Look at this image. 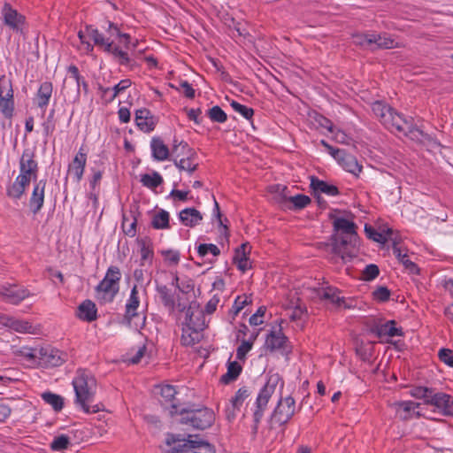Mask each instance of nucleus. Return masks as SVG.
Masks as SVG:
<instances>
[{"label": "nucleus", "instance_id": "f257e3e1", "mask_svg": "<svg viewBox=\"0 0 453 453\" xmlns=\"http://www.w3.org/2000/svg\"><path fill=\"white\" fill-rule=\"evenodd\" d=\"M334 230L341 234H334L329 238L326 246L331 248V252L342 258L343 263L351 261L357 256V225L345 218H334Z\"/></svg>", "mask_w": 453, "mask_h": 453}, {"label": "nucleus", "instance_id": "f03ea898", "mask_svg": "<svg viewBox=\"0 0 453 453\" xmlns=\"http://www.w3.org/2000/svg\"><path fill=\"white\" fill-rule=\"evenodd\" d=\"M76 402L86 413H96L103 410L102 404H93L96 388L95 377L86 371H78V375L73 380Z\"/></svg>", "mask_w": 453, "mask_h": 453}, {"label": "nucleus", "instance_id": "7ed1b4c3", "mask_svg": "<svg viewBox=\"0 0 453 453\" xmlns=\"http://www.w3.org/2000/svg\"><path fill=\"white\" fill-rule=\"evenodd\" d=\"M171 416L180 415L179 422L188 425L197 430H204L211 427L215 421L214 411L205 406L196 407L195 404L187 408H180L178 404H172Z\"/></svg>", "mask_w": 453, "mask_h": 453}, {"label": "nucleus", "instance_id": "20e7f679", "mask_svg": "<svg viewBox=\"0 0 453 453\" xmlns=\"http://www.w3.org/2000/svg\"><path fill=\"white\" fill-rule=\"evenodd\" d=\"M165 444L172 453H215L214 445L200 439L198 434H188L168 433L165 437Z\"/></svg>", "mask_w": 453, "mask_h": 453}, {"label": "nucleus", "instance_id": "39448f33", "mask_svg": "<svg viewBox=\"0 0 453 453\" xmlns=\"http://www.w3.org/2000/svg\"><path fill=\"white\" fill-rule=\"evenodd\" d=\"M78 36L82 43H87L90 47V44L86 42V36H88L93 40L95 45L103 48L105 52L111 54L113 59L120 65L133 67L135 65V62L129 57L127 51L115 45L112 39L104 38V35L92 26H86L85 31H80Z\"/></svg>", "mask_w": 453, "mask_h": 453}, {"label": "nucleus", "instance_id": "423d86ee", "mask_svg": "<svg viewBox=\"0 0 453 453\" xmlns=\"http://www.w3.org/2000/svg\"><path fill=\"white\" fill-rule=\"evenodd\" d=\"M409 394L423 401L424 404L431 405L442 416H453V396L444 392H438L435 388L417 386L412 387Z\"/></svg>", "mask_w": 453, "mask_h": 453}, {"label": "nucleus", "instance_id": "0eeeda50", "mask_svg": "<svg viewBox=\"0 0 453 453\" xmlns=\"http://www.w3.org/2000/svg\"><path fill=\"white\" fill-rule=\"evenodd\" d=\"M205 327L206 321L203 311L196 301H192L188 306L183 322L181 344L184 346L196 344L199 341L198 334Z\"/></svg>", "mask_w": 453, "mask_h": 453}, {"label": "nucleus", "instance_id": "6e6552de", "mask_svg": "<svg viewBox=\"0 0 453 453\" xmlns=\"http://www.w3.org/2000/svg\"><path fill=\"white\" fill-rule=\"evenodd\" d=\"M120 269L116 265L108 267L104 279L95 288L96 297L101 304L111 303L119 291Z\"/></svg>", "mask_w": 453, "mask_h": 453}, {"label": "nucleus", "instance_id": "1a4fd4ad", "mask_svg": "<svg viewBox=\"0 0 453 453\" xmlns=\"http://www.w3.org/2000/svg\"><path fill=\"white\" fill-rule=\"evenodd\" d=\"M282 380L278 373L268 375L267 380L264 387L260 389L257 400H256V410L253 413V426L252 432L254 434L257 433L258 425L264 416V412L266 409L267 403L275 392L276 387L279 382ZM284 382L281 381V387Z\"/></svg>", "mask_w": 453, "mask_h": 453}, {"label": "nucleus", "instance_id": "9d476101", "mask_svg": "<svg viewBox=\"0 0 453 453\" xmlns=\"http://www.w3.org/2000/svg\"><path fill=\"white\" fill-rule=\"evenodd\" d=\"M140 305L139 299V292L137 289V286L134 285L130 292L129 298L126 303V310L124 314V320L129 326H132V323L134 324V327L136 330L142 329L145 326L146 316L141 315L137 310Z\"/></svg>", "mask_w": 453, "mask_h": 453}, {"label": "nucleus", "instance_id": "9b49d317", "mask_svg": "<svg viewBox=\"0 0 453 453\" xmlns=\"http://www.w3.org/2000/svg\"><path fill=\"white\" fill-rule=\"evenodd\" d=\"M296 413V401L292 396L280 397L271 415V420L280 426L286 425Z\"/></svg>", "mask_w": 453, "mask_h": 453}, {"label": "nucleus", "instance_id": "f8f14e48", "mask_svg": "<svg viewBox=\"0 0 453 453\" xmlns=\"http://www.w3.org/2000/svg\"><path fill=\"white\" fill-rule=\"evenodd\" d=\"M19 175H26L30 180H37L38 165L35 160V149L26 148L23 150L19 160Z\"/></svg>", "mask_w": 453, "mask_h": 453}, {"label": "nucleus", "instance_id": "ddd939ff", "mask_svg": "<svg viewBox=\"0 0 453 453\" xmlns=\"http://www.w3.org/2000/svg\"><path fill=\"white\" fill-rule=\"evenodd\" d=\"M404 135L408 136L411 140L419 143L426 142L433 148L442 147L441 142L436 138L433 137L429 134L425 133L417 125H415L413 121L411 122V124H410L408 129L406 130V133H404Z\"/></svg>", "mask_w": 453, "mask_h": 453}, {"label": "nucleus", "instance_id": "4468645a", "mask_svg": "<svg viewBox=\"0 0 453 453\" xmlns=\"http://www.w3.org/2000/svg\"><path fill=\"white\" fill-rule=\"evenodd\" d=\"M288 343V338L283 334L280 326L278 331L271 330L265 338V345L272 352L276 350L285 351Z\"/></svg>", "mask_w": 453, "mask_h": 453}, {"label": "nucleus", "instance_id": "2eb2a0df", "mask_svg": "<svg viewBox=\"0 0 453 453\" xmlns=\"http://www.w3.org/2000/svg\"><path fill=\"white\" fill-rule=\"evenodd\" d=\"M4 22L10 28L19 31L22 30L21 26L25 24L26 18L24 15L13 9L10 4L5 3L3 8Z\"/></svg>", "mask_w": 453, "mask_h": 453}, {"label": "nucleus", "instance_id": "dca6fc26", "mask_svg": "<svg viewBox=\"0 0 453 453\" xmlns=\"http://www.w3.org/2000/svg\"><path fill=\"white\" fill-rule=\"evenodd\" d=\"M412 121V118H404L403 115L400 114L395 109H393L392 112L388 116V119L385 120L384 126L388 129H395L397 132L403 133L404 134Z\"/></svg>", "mask_w": 453, "mask_h": 453}, {"label": "nucleus", "instance_id": "f3484780", "mask_svg": "<svg viewBox=\"0 0 453 453\" xmlns=\"http://www.w3.org/2000/svg\"><path fill=\"white\" fill-rule=\"evenodd\" d=\"M395 320H388L384 324H375L370 328V332L375 334L378 338L383 336H402L403 335V328L395 326Z\"/></svg>", "mask_w": 453, "mask_h": 453}, {"label": "nucleus", "instance_id": "a211bd4d", "mask_svg": "<svg viewBox=\"0 0 453 453\" xmlns=\"http://www.w3.org/2000/svg\"><path fill=\"white\" fill-rule=\"evenodd\" d=\"M341 291L334 287H326L322 288L319 293L321 299L328 300L337 307H343L344 309H351L354 307L352 301L348 302L344 297L340 296Z\"/></svg>", "mask_w": 453, "mask_h": 453}, {"label": "nucleus", "instance_id": "6ab92c4d", "mask_svg": "<svg viewBox=\"0 0 453 453\" xmlns=\"http://www.w3.org/2000/svg\"><path fill=\"white\" fill-rule=\"evenodd\" d=\"M134 121L139 129L145 133L153 131L157 123L154 116L147 108L136 110Z\"/></svg>", "mask_w": 453, "mask_h": 453}, {"label": "nucleus", "instance_id": "aec40b11", "mask_svg": "<svg viewBox=\"0 0 453 453\" xmlns=\"http://www.w3.org/2000/svg\"><path fill=\"white\" fill-rule=\"evenodd\" d=\"M3 296L11 303L18 304L29 296V291L19 285L3 286Z\"/></svg>", "mask_w": 453, "mask_h": 453}, {"label": "nucleus", "instance_id": "412c9836", "mask_svg": "<svg viewBox=\"0 0 453 453\" xmlns=\"http://www.w3.org/2000/svg\"><path fill=\"white\" fill-rule=\"evenodd\" d=\"M372 48L371 51L374 52L379 50H390L397 47V42L387 33H372Z\"/></svg>", "mask_w": 453, "mask_h": 453}, {"label": "nucleus", "instance_id": "4be33fe9", "mask_svg": "<svg viewBox=\"0 0 453 453\" xmlns=\"http://www.w3.org/2000/svg\"><path fill=\"white\" fill-rule=\"evenodd\" d=\"M184 157H181L179 160L178 158H173L174 165L180 171H187L191 174L198 168V163L195 162L197 154L194 150H188V152Z\"/></svg>", "mask_w": 453, "mask_h": 453}, {"label": "nucleus", "instance_id": "5701e85b", "mask_svg": "<svg viewBox=\"0 0 453 453\" xmlns=\"http://www.w3.org/2000/svg\"><path fill=\"white\" fill-rule=\"evenodd\" d=\"M310 188L320 195L323 193L330 196H336L340 194L339 188L335 185L329 184L316 176L311 177Z\"/></svg>", "mask_w": 453, "mask_h": 453}, {"label": "nucleus", "instance_id": "b1692460", "mask_svg": "<svg viewBox=\"0 0 453 453\" xmlns=\"http://www.w3.org/2000/svg\"><path fill=\"white\" fill-rule=\"evenodd\" d=\"M77 316L83 321L92 322L97 319V308L91 300L83 301L78 307Z\"/></svg>", "mask_w": 453, "mask_h": 453}, {"label": "nucleus", "instance_id": "393cba45", "mask_svg": "<svg viewBox=\"0 0 453 453\" xmlns=\"http://www.w3.org/2000/svg\"><path fill=\"white\" fill-rule=\"evenodd\" d=\"M420 404L412 401H398L394 403V407L397 412L403 411V414H400L402 419H409L412 417V414L417 418L421 416L419 411H415V409L418 408Z\"/></svg>", "mask_w": 453, "mask_h": 453}, {"label": "nucleus", "instance_id": "a878e982", "mask_svg": "<svg viewBox=\"0 0 453 453\" xmlns=\"http://www.w3.org/2000/svg\"><path fill=\"white\" fill-rule=\"evenodd\" d=\"M137 243L140 246L141 262L142 266L145 265L148 262L150 265H152L154 257L153 244L150 237L137 239Z\"/></svg>", "mask_w": 453, "mask_h": 453}, {"label": "nucleus", "instance_id": "bb28decb", "mask_svg": "<svg viewBox=\"0 0 453 453\" xmlns=\"http://www.w3.org/2000/svg\"><path fill=\"white\" fill-rule=\"evenodd\" d=\"M179 219L184 226L194 227L202 221L203 216L195 208H186L180 211Z\"/></svg>", "mask_w": 453, "mask_h": 453}, {"label": "nucleus", "instance_id": "cd10ccee", "mask_svg": "<svg viewBox=\"0 0 453 453\" xmlns=\"http://www.w3.org/2000/svg\"><path fill=\"white\" fill-rule=\"evenodd\" d=\"M30 180L26 175H19L16 180L7 188L6 193L9 197L19 199L25 192V188L29 185Z\"/></svg>", "mask_w": 453, "mask_h": 453}, {"label": "nucleus", "instance_id": "c85d7f7f", "mask_svg": "<svg viewBox=\"0 0 453 453\" xmlns=\"http://www.w3.org/2000/svg\"><path fill=\"white\" fill-rule=\"evenodd\" d=\"M150 148L155 160L164 161L169 158V149L160 137L156 136L151 139Z\"/></svg>", "mask_w": 453, "mask_h": 453}, {"label": "nucleus", "instance_id": "c756f323", "mask_svg": "<svg viewBox=\"0 0 453 453\" xmlns=\"http://www.w3.org/2000/svg\"><path fill=\"white\" fill-rule=\"evenodd\" d=\"M81 150L82 149L76 154L73 163L69 166V173L73 174L77 181H80L83 176L87 160V155Z\"/></svg>", "mask_w": 453, "mask_h": 453}, {"label": "nucleus", "instance_id": "7c9ffc66", "mask_svg": "<svg viewBox=\"0 0 453 453\" xmlns=\"http://www.w3.org/2000/svg\"><path fill=\"white\" fill-rule=\"evenodd\" d=\"M226 368V372L219 379V382L224 385H228L236 380L242 371V366L237 361L229 360Z\"/></svg>", "mask_w": 453, "mask_h": 453}, {"label": "nucleus", "instance_id": "2f4dec72", "mask_svg": "<svg viewBox=\"0 0 453 453\" xmlns=\"http://www.w3.org/2000/svg\"><path fill=\"white\" fill-rule=\"evenodd\" d=\"M342 157L340 158L338 163L343 167V169L355 176H358L363 166L359 165L357 157L347 152H345Z\"/></svg>", "mask_w": 453, "mask_h": 453}, {"label": "nucleus", "instance_id": "473e14b6", "mask_svg": "<svg viewBox=\"0 0 453 453\" xmlns=\"http://www.w3.org/2000/svg\"><path fill=\"white\" fill-rule=\"evenodd\" d=\"M156 291L159 295L163 305L171 312L175 310L174 294L166 285H157Z\"/></svg>", "mask_w": 453, "mask_h": 453}, {"label": "nucleus", "instance_id": "72a5a7b5", "mask_svg": "<svg viewBox=\"0 0 453 453\" xmlns=\"http://www.w3.org/2000/svg\"><path fill=\"white\" fill-rule=\"evenodd\" d=\"M52 91L53 88L50 82L45 81L41 84L35 98L38 107L43 108L48 105Z\"/></svg>", "mask_w": 453, "mask_h": 453}, {"label": "nucleus", "instance_id": "f704fd0d", "mask_svg": "<svg viewBox=\"0 0 453 453\" xmlns=\"http://www.w3.org/2000/svg\"><path fill=\"white\" fill-rule=\"evenodd\" d=\"M42 181H39L34 188L29 205L34 213H37L43 203L44 185L41 187Z\"/></svg>", "mask_w": 453, "mask_h": 453}, {"label": "nucleus", "instance_id": "c9c22d12", "mask_svg": "<svg viewBox=\"0 0 453 453\" xmlns=\"http://www.w3.org/2000/svg\"><path fill=\"white\" fill-rule=\"evenodd\" d=\"M365 232L369 239L382 244H384L388 239H392V234L394 233V231L390 228H388L386 232L380 233L378 232L373 226L367 224L365 226Z\"/></svg>", "mask_w": 453, "mask_h": 453}, {"label": "nucleus", "instance_id": "e433bc0d", "mask_svg": "<svg viewBox=\"0 0 453 453\" xmlns=\"http://www.w3.org/2000/svg\"><path fill=\"white\" fill-rule=\"evenodd\" d=\"M15 104L14 96H4L0 95V112L12 125V119L14 116Z\"/></svg>", "mask_w": 453, "mask_h": 453}, {"label": "nucleus", "instance_id": "4c0bfd02", "mask_svg": "<svg viewBox=\"0 0 453 453\" xmlns=\"http://www.w3.org/2000/svg\"><path fill=\"white\" fill-rule=\"evenodd\" d=\"M284 199L285 201L292 203V205L288 207L291 211H300L307 207L311 203V199L303 194L285 197Z\"/></svg>", "mask_w": 453, "mask_h": 453}, {"label": "nucleus", "instance_id": "58836bf2", "mask_svg": "<svg viewBox=\"0 0 453 453\" xmlns=\"http://www.w3.org/2000/svg\"><path fill=\"white\" fill-rule=\"evenodd\" d=\"M169 219L168 211L161 209L153 216L151 226L155 229H168L170 228Z\"/></svg>", "mask_w": 453, "mask_h": 453}, {"label": "nucleus", "instance_id": "ea45409f", "mask_svg": "<svg viewBox=\"0 0 453 453\" xmlns=\"http://www.w3.org/2000/svg\"><path fill=\"white\" fill-rule=\"evenodd\" d=\"M393 107L381 102L376 101L372 105L373 113L380 119V121L384 125L388 116L392 112Z\"/></svg>", "mask_w": 453, "mask_h": 453}, {"label": "nucleus", "instance_id": "a19ab883", "mask_svg": "<svg viewBox=\"0 0 453 453\" xmlns=\"http://www.w3.org/2000/svg\"><path fill=\"white\" fill-rule=\"evenodd\" d=\"M12 330L18 333H28L34 334L33 326L30 322L27 320L15 319L12 318L8 319V322L6 323Z\"/></svg>", "mask_w": 453, "mask_h": 453}, {"label": "nucleus", "instance_id": "79ce46f5", "mask_svg": "<svg viewBox=\"0 0 453 453\" xmlns=\"http://www.w3.org/2000/svg\"><path fill=\"white\" fill-rule=\"evenodd\" d=\"M163 181L162 176L157 172H153L151 174L145 173L141 178L142 185L151 189L160 186Z\"/></svg>", "mask_w": 453, "mask_h": 453}, {"label": "nucleus", "instance_id": "37998d69", "mask_svg": "<svg viewBox=\"0 0 453 453\" xmlns=\"http://www.w3.org/2000/svg\"><path fill=\"white\" fill-rule=\"evenodd\" d=\"M250 394L246 387L240 388L235 393V395L230 400V404L234 410L240 411L243 402L250 396Z\"/></svg>", "mask_w": 453, "mask_h": 453}, {"label": "nucleus", "instance_id": "c03bdc74", "mask_svg": "<svg viewBox=\"0 0 453 453\" xmlns=\"http://www.w3.org/2000/svg\"><path fill=\"white\" fill-rule=\"evenodd\" d=\"M207 116L212 122L225 123L227 120L226 113L219 105L209 109L207 111Z\"/></svg>", "mask_w": 453, "mask_h": 453}, {"label": "nucleus", "instance_id": "a18cd8bd", "mask_svg": "<svg viewBox=\"0 0 453 453\" xmlns=\"http://www.w3.org/2000/svg\"><path fill=\"white\" fill-rule=\"evenodd\" d=\"M353 42L365 50H371L372 48V38L371 34H361L357 33L352 35Z\"/></svg>", "mask_w": 453, "mask_h": 453}, {"label": "nucleus", "instance_id": "49530a36", "mask_svg": "<svg viewBox=\"0 0 453 453\" xmlns=\"http://www.w3.org/2000/svg\"><path fill=\"white\" fill-rule=\"evenodd\" d=\"M197 253L201 258H203L209 253L218 257L220 254V250L213 243H201L197 247Z\"/></svg>", "mask_w": 453, "mask_h": 453}, {"label": "nucleus", "instance_id": "de8ad7c7", "mask_svg": "<svg viewBox=\"0 0 453 453\" xmlns=\"http://www.w3.org/2000/svg\"><path fill=\"white\" fill-rule=\"evenodd\" d=\"M230 105L234 111L240 113L246 119L250 120L252 119L254 115V110L252 108L241 104L234 100H231Z\"/></svg>", "mask_w": 453, "mask_h": 453}, {"label": "nucleus", "instance_id": "09e8293b", "mask_svg": "<svg viewBox=\"0 0 453 453\" xmlns=\"http://www.w3.org/2000/svg\"><path fill=\"white\" fill-rule=\"evenodd\" d=\"M35 364L40 365H47L48 363H50L52 359H54V355L49 354L48 349L46 348H35Z\"/></svg>", "mask_w": 453, "mask_h": 453}, {"label": "nucleus", "instance_id": "8fccbe9b", "mask_svg": "<svg viewBox=\"0 0 453 453\" xmlns=\"http://www.w3.org/2000/svg\"><path fill=\"white\" fill-rule=\"evenodd\" d=\"M35 353L36 349L27 346L20 347L15 351V354L19 357H24L27 361L35 364Z\"/></svg>", "mask_w": 453, "mask_h": 453}, {"label": "nucleus", "instance_id": "3c124183", "mask_svg": "<svg viewBox=\"0 0 453 453\" xmlns=\"http://www.w3.org/2000/svg\"><path fill=\"white\" fill-rule=\"evenodd\" d=\"M132 85V81L129 79L121 80L118 84H116L112 88V94L107 98V102L111 103L112 102L116 96L125 91L127 88H128Z\"/></svg>", "mask_w": 453, "mask_h": 453}, {"label": "nucleus", "instance_id": "603ef678", "mask_svg": "<svg viewBox=\"0 0 453 453\" xmlns=\"http://www.w3.org/2000/svg\"><path fill=\"white\" fill-rule=\"evenodd\" d=\"M0 95L4 96H14L12 81L4 74L0 76Z\"/></svg>", "mask_w": 453, "mask_h": 453}, {"label": "nucleus", "instance_id": "864d4df0", "mask_svg": "<svg viewBox=\"0 0 453 453\" xmlns=\"http://www.w3.org/2000/svg\"><path fill=\"white\" fill-rule=\"evenodd\" d=\"M250 303H251L250 297L247 296H238L235 298L230 311L234 316H236L244 308V306Z\"/></svg>", "mask_w": 453, "mask_h": 453}, {"label": "nucleus", "instance_id": "5fc2aeb1", "mask_svg": "<svg viewBox=\"0 0 453 453\" xmlns=\"http://www.w3.org/2000/svg\"><path fill=\"white\" fill-rule=\"evenodd\" d=\"M177 391L175 388L172 385H164L161 387L160 395L165 399L166 403H170L171 404H176L174 403V398ZM172 405H170L171 407Z\"/></svg>", "mask_w": 453, "mask_h": 453}, {"label": "nucleus", "instance_id": "6e6d98bb", "mask_svg": "<svg viewBox=\"0 0 453 453\" xmlns=\"http://www.w3.org/2000/svg\"><path fill=\"white\" fill-rule=\"evenodd\" d=\"M188 150L193 149L188 146L187 142L180 141L178 144H173L172 156L177 159L180 157H184Z\"/></svg>", "mask_w": 453, "mask_h": 453}, {"label": "nucleus", "instance_id": "4d7b16f0", "mask_svg": "<svg viewBox=\"0 0 453 453\" xmlns=\"http://www.w3.org/2000/svg\"><path fill=\"white\" fill-rule=\"evenodd\" d=\"M380 274V269L378 265L370 264L365 266L362 273V279L365 281H371L377 278Z\"/></svg>", "mask_w": 453, "mask_h": 453}, {"label": "nucleus", "instance_id": "13d9d810", "mask_svg": "<svg viewBox=\"0 0 453 453\" xmlns=\"http://www.w3.org/2000/svg\"><path fill=\"white\" fill-rule=\"evenodd\" d=\"M233 263L242 273L246 272L250 266L249 265V255L247 254H234Z\"/></svg>", "mask_w": 453, "mask_h": 453}, {"label": "nucleus", "instance_id": "bf43d9fd", "mask_svg": "<svg viewBox=\"0 0 453 453\" xmlns=\"http://www.w3.org/2000/svg\"><path fill=\"white\" fill-rule=\"evenodd\" d=\"M390 294V290L387 287L380 286L372 292V296L374 300L385 303L389 300Z\"/></svg>", "mask_w": 453, "mask_h": 453}, {"label": "nucleus", "instance_id": "052dcab7", "mask_svg": "<svg viewBox=\"0 0 453 453\" xmlns=\"http://www.w3.org/2000/svg\"><path fill=\"white\" fill-rule=\"evenodd\" d=\"M65 433L69 437V440L71 441V442H73L74 447L78 446L81 441L83 439V432L75 427L67 429Z\"/></svg>", "mask_w": 453, "mask_h": 453}, {"label": "nucleus", "instance_id": "680f3d73", "mask_svg": "<svg viewBox=\"0 0 453 453\" xmlns=\"http://www.w3.org/2000/svg\"><path fill=\"white\" fill-rule=\"evenodd\" d=\"M252 347L253 345H251L250 342H247L246 340L243 339L241 345L236 349V358L244 362L247 353L251 350Z\"/></svg>", "mask_w": 453, "mask_h": 453}, {"label": "nucleus", "instance_id": "e2e57ef3", "mask_svg": "<svg viewBox=\"0 0 453 453\" xmlns=\"http://www.w3.org/2000/svg\"><path fill=\"white\" fill-rule=\"evenodd\" d=\"M439 358L445 365L453 367V350L450 349L442 348L438 353Z\"/></svg>", "mask_w": 453, "mask_h": 453}, {"label": "nucleus", "instance_id": "0e129e2a", "mask_svg": "<svg viewBox=\"0 0 453 453\" xmlns=\"http://www.w3.org/2000/svg\"><path fill=\"white\" fill-rule=\"evenodd\" d=\"M331 134H333L334 140L338 143L349 144L352 141L351 137L341 129H335L334 127V133Z\"/></svg>", "mask_w": 453, "mask_h": 453}, {"label": "nucleus", "instance_id": "69168bd1", "mask_svg": "<svg viewBox=\"0 0 453 453\" xmlns=\"http://www.w3.org/2000/svg\"><path fill=\"white\" fill-rule=\"evenodd\" d=\"M266 312V307L265 306H260L257 310V311L252 314L249 319V322L251 326H259L263 324V320L259 318L265 316Z\"/></svg>", "mask_w": 453, "mask_h": 453}, {"label": "nucleus", "instance_id": "338daca9", "mask_svg": "<svg viewBox=\"0 0 453 453\" xmlns=\"http://www.w3.org/2000/svg\"><path fill=\"white\" fill-rule=\"evenodd\" d=\"M315 121L323 128H326L330 133H334V126L333 122L326 117L322 114H317L315 117Z\"/></svg>", "mask_w": 453, "mask_h": 453}, {"label": "nucleus", "instance_id": "774afa93", "mask_svg": "<svg viewBox=\"0 0 453 453\" xmlns=\"http://www.w3.org/2000/svg\"><path fill=\"white\" fill-rule=\"evenodd\" d=\"M73 447H74V445L71 442L66 434L65 432L58 433V451L69 449Z\"/></svg>", "mask_w": 453, "mask_h": 453}]
</instances>
